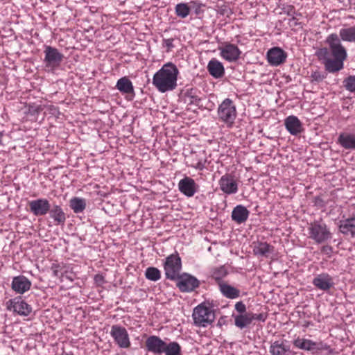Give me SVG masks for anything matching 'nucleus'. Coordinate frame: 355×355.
Segmentation results:
<instances>
[{
    "label": "nucleus",
    "mask_w": 355,
    "mask_h": 355,
    "mask_svg": "<svg viewBox=\"0 0 355 355\" xmlns=\"http://www.w3.org/2000/svg\"><path fill=\"white\" fill-rule=\"evenodd\" d=\"M339 37L343 41L355 42V26L341 28L339 32Z\"/></svg>",
    "instance_id": "obj_34"
},
{
    "label": "nucleus",
    "mask_w": 355,
    "mask_h": 355,
    "mask_svg": "<svg viewBox=\"0 0 355 355\" xmlns=\"http://www.w3.org/2000/svg\"><path fill=\"white\" fill-rule=\"evenodd\" d=\"M287 53L279 47H273L267 53L268 62L272 66H279L285 62Z\"/></svg>",
    "instance_id": "obj_17"
},
{
    "label": "nucleus",
    "mask_w": 355,
    "mask_h": 355,
    "mask_svg": "<svg viewBox=\"0 0 355 355\" xmlns=\"http://www.w3.org/2000/svg\"><path fill=\"white\" fill-rule=\"evenodd\" d=\"M216 8H216L217 13L220 15L229 16L230 15H231L232 13L230 8L225 4H223L221 6L217 5Z\"/></svg>",
    "instance_id": "obj_40"
},
{
    "label": "nucleus",
    "mask_w": 355,
    "mask_h": 355,
    "mask_svg": "<svg viewBox=\"0 0 355 355\" xmlns=\"http://www.w3.org/2000/svg\"><path fill=\"white\" fill-rule=\"evenodd\" d=\"M207 162V159H205L204 161L199 160L195 165H192V167L194 168L202 171L205 168V163Z\"/></svg>",
    "instance_id": "obj_50"
},
{
    "label": "nucleus",
    "mask_w": 355,
    "mask_h": 355,
    "mask_svg": "<svg viewBox=\"0 0 355 355\" xmlns=\"http://www.w3.org/2000/svg\"><path fill=\"white\" fill-rule=\"evenodd\" d=\"M164 269L166 279L175 280L178 277L182 269V262L181 258L177 252L166 258Z\"/></svg>",
    "instance_id": "obj_4"
},
{
    "label": "nucleus",
    "mask_w": 355,
    "mask_h": 355,
    "mask_svg": "<svg viewBox=\"0 0 355 355\" xmlns=\"http://www.w3.org/2000/svg\"><path fill=\"white\" fill-rule=\"evenodd\" d=\"M312 341L311 340H309V339H306L304 340V351H311V344H312Z\"/></svg>",
    "instance_id": "obj_54"
},
{
    "label": "nucleus",
    "mask_w": 355,
    "mask_h": 355,
    "mask_svg": "<svg viewBox=\"0 0 355 355\" xmlns=\"http://www.w3.org/2000/svg\"><path fill=\"white\" fill-rule=\"evenodd\" d=\"M325 42L329 45L333 58L346 60L347 57V51L342 45L340 39L336 33L330 34L327 37Z\"/></svg>",
    "instance_id": "obj_6"
},
{
    "label": "nucleus",
    "mask_w": 355,
    "mask_h": 355,
    "mask_svg": "<svg viewBox=\"0 0 355 355\" xmlns=\"http://www.w3.org/2000/svg\"><path fill=\"white\" fill-rule=\"evenodd\" d=\"M284 125L287 131L292 135H297L304 131L302 122L294 115L286 117Z\"/></svg>",
    "instance_id": "obj_20"
},
{
    "label": "nucleus",
    "mask_w": 355,
    "mask_h": 355,
    "mask_svg": "<svg viewBox=\"0 0 355 355\" xmlns=\"http://www.w3.org/2000/svg\"><path fill=\"white\" fill-rule=\"evenodd\" d=\"M199 186L190 177H184L178 182L179 191L187 197H192L198 191Z\"/></svg>",
    "instance_id": "obj_14"
},
{
    "label": "nucleus",
    "mask_w": 355,
    "mask_h": 355,
    "mask_svg": "<svg viewBox=\"0 0 355 355\" xmlns=\"http://www.w3.org/2000/svg\"><path fill=\"white\" fill-rule=\"evenodd\" d=\"M61 355H73V354L71 353H68V352H63Z\"/></svg>",
    "instance_id": "obj_59"
},
{
    "label": "nucleus",
    "mask_w": 355,
    "mask_h": 355,
    "mask_svg": "<svg viewBox=\"0 0 355 355\" xmlns=\"http://www.w3.org/2000/svg\"><path fill=\"white\" fill-rule=\"evenodd\" d=\"M191 6H192L193 9L194 10V12L196 15H199L201 12H202L201 8L202 6H205L204 4L201 3L198 1H193L191 2Z\"/></svg>",
    "instance_id": "obj_45"
},
{
    "label": "nucleus",
    "mask_w": 355,
    "mask_h": 355,
    "mask_svg": "<svg viewBox=\"0 0 355 355\" xmlns=\"http://www.w3.org/2000/svg\"><path fill=\"white\" fill-rule=\"evenodd\" d=\"M207 71L215 78H220L225 75V68L222 62L213 58L208 62Z\"/></svg>",
    "instance_id": "obj_25"
},
{
    "label": "nucleus",
    "mask_w": 355,
    "mask_h": 355,
    "mask_svg": "<svg viewBox=\"0 0 355 355\" xmlns=\"http://www.w3.org/2000/svg\"><path fill=\"white\" fill-rule=\"evenodd\" d=\"M269 352L271 355H293L289 342L285 339L276 340L271 343Z\"/></svg>",
    "instance_id": "obj_15"
},
{
    "label": "nucleus",
    "mask_w": 355,
    "mask_h": 355,
    "mask_svg": "<svg viewBox=\"0 0 355 355\" xmlns=\"http://www.w3.org/2000/svg\"><path fill=\"white\" fill-rule=\"evenodd\" d=\"M253 253L254 255L269 257L275 251L274 246L267 242L257 241L253 243Z\"/></svg>",
    "instance_id": "obj_23"
},
{
    "label": "nucleus",
    "mask_w": 355,
    "mask_h": 355,
    "mask_svg": "<svg viewBox=\"0 0 355 355\" xmlns=\"http://www.w3.org/2000/svg\"><path fill=\"white\" fill-rule=\"evenodd\" d=\"M219 50L221 57L229 62L236 61L241 53L236 45L227 42L224 43L223 46L219 47Z\"/></svg>",
    "instance_id": "obj_13"
},
{
    "label": "nucleus",
    "mask_w": 355,
    "mask_h": 355,
    "mask_svg": "<svg viewBox=\"0 0 355 355\" xmlns=\"http://www.w3.org/2000/svg\"><path fill=\"white\" fill-rule=\"evenodd\" d=\"M250 211L244 206L239 205L236 206L232 211V219L238 224L245 223L249 216Z\"/></svg>",
    "instance_id": "obj_26"
},
{
    "label": "nucleus",
    "mask_w": 355,
    "mask_h": 355,
    "mask_svg": "<svg viewBox=\"0 0 355 355\" xmlns=\"http://www.w3.org/2000/svg\"><path fill=\"white\" fill-rule=\"evenodd\" d=\"M349 2L352 8L355 7V0H349Z\"/></svg>",
    "instance_id": "obj_58"
},
{
    "label": "nucleus",
    "mask_w": 355,
    "mask_h": 355,
    "mask_svg": "<svg viewBox=\"0 0 355 355\" xmlns=\"http://www.w3.org/2000/svg\"><path fill=\"white\" fill-rule=\"evenodd\" d=\"M308 231L309 238L313 240L318 244L327 242L332 238V233L322 219L311 223L308 227Z\"/></svg>",
    "instance_id": "obj_2"
},
{
    "label": "nucleus",
    "mask_w": 355,
    "mask_h": 355,
    "mask_svg": "<svg viewBox=\"0 0 355 355\" xmlns=\"http://www.w3.org/2000/svg\"><path fill=\"white\" fill-rule=\"evenodd\" d=\"M322 250H329L331 251L332 248L329 245L323 246Z\"/></svg>",
    "instance_id": "obj_57"
},
{
    "label": "nucleus",
    "mask_w": 355,
    "mask_h": 355,
    "mask_svg": "<svg viewBox=\"0 0 355 355\" xmlns=\"http://www.w3.org/2000/svg\"><path fill=\"white\" fill-rule=\"evenodd\" d=\"M250 315L252 318V321L254 320H257L261 322H264L266 319L268 318V313H254L252 312H250Z\"/></svg>",
    "instance_id": "obj_43"
},
{
    "label": "nucleus",
    "mask_w": 355,
    "mask_h": 355,
    "mask_svg": "<svg viewBox=\"0 0 355 355\" xmlns=\"http://www.w3.org/2000/svg\"><path fill=\"white\" fill-rule=\"evenodd\" d=\"M233 317L235 326L241 329L248 327L252 322L250 312L244 314L233 315Z\"/></svg>",
    "instance_id": "obj_32"
},
{
    "label": "nucleus",
    "mask_w": 355,
    "mask_h": 355,
    "mask_svg": "<svg viewBox=\"0 0 355 355\" xmlns=\"http://www.w3.org/2000/svg\"><path fill=\"white\" fill-rule=\"evenodd\" d=\"M329 49H327L326 47L321 48L316 52V55L320 60H323L324 61H325L326 59L330 58H329Z\"/></svg>",
    "instance_id": "obj_42"
},
{
    "label": "nucleus",
    "mask_w": 355,
    "mask_h": 355,
    "mask_svg": "<svg viewBox=\"0 0 355 355\" xmlns=\"http://www.w3.org/2000/svg\"><path fill=\"white\" fill-rule=\"evenodd\" d=\"M313 204L318 208H323L326 206V203L324 200L319 196L314 197Z\"/></svg>",
    "instance_id": "obj_48"
},
{
    "label": "nucleus",
    "mask_w": 355,
    "mask_h": 355,
    "mask_svg": "<svg viewBox=\"0 0 355 355\" xmlns=\"http://www.w3.org/2000/svg\"><path fill=\"white\" fill-rule=\"evenodd\" d=\"M217 112L219 119L225 123H233L236 117V106L228 98L219 105Z\"/></svg>",
    "instance_id": "obj_5"
},
{
    "label": "nucleus",
    "mask_w": 355,
    "mask_h": 355,
    "mask_svg": "<svg viewBox=\"0 0 355 355\" xmlns=\"http://www.w3.org/2000/svg\"><path fill=\"white\" fill-rule=\"evenodd\" d=\"M234 309L238 313H239V314L248 313L246 311L245 304L242 301L237 302L234 305Z\"/></svg>",
    "instance_id": "obj_44"
},
{
    "label": "nucleus",
    "mask_w": 355,
    "mask_h": 355,
    "mask_svg": "<svg viewBox=\"0 0 355 355\" xmlns=\"http://www.w3.org/2000/svg\"><path fill=\"white\" fill-rule=\"evenodd\" d=\"M327 74L320 71H315L311 73V78L312 81L321 82L326 78Z\"/></svg>",
    "instance_id": "obj_41"
},
{
    "label": "nucleus",
    "mask_w": 355,
    "mask_h": 355,
    "mask_svg": "<svg viewBox=\"0 0 355 355\" xmlns=\"http://www.w3.org/2000/svg\"><path fill=\"white\" fill-rule=\"evenodd\" d=\"M345 60L344 59L334 58L333 59H326L325 61H323V64L327 71L334 73L343 69Z\"/></svg>",
    "instance_id": "obj_28"
},
{
    "label": "nucleus",
    "mask_w": 355,
    "mask_h": 355,
    "mask_svg": "<svg viewBox=\"0 0 355 355\" xmlns=\"http://www.w3.org/2000/svg\"><path fill=\"white\" fill-rule=\"evenodd\" d=\"M178 73L177 67L168 62L154 74L152 83L162 93L172 91L177 87Z\"/></svg>",
    "instance_id": "obj_1"
},
{
    "label": "nucleus",
    "mask_w": 355,
    "mask_h": 355,
    "mask_svg": "<svg viewBox=\"0 0 355 355\" xmlns=\"http://www.w3.org/2000/svg\"><path fill=\"white\" fill-rule=\"evenodd\" d=\"M110 336L115 343L120 348H129L131 345L129 334L126 329L118 324H114L111 327Z\"/></svg>",
    "instance_id": "obj_9"
},
{
    "label": "nucleus",
    "mask_w": 355,
    "mask_h": 355,
    "mask_svg": "<svg viewBox=\"0 0 355 355\" xmlns=\"http://www.w3.org/2000/svg\"><path fill=\"white\" fill-rule=\"evenodd\" d=\"M227 317L226 316H222L219 318L218 321V323H217V325L219 326V327H222L223 325H226L227 324V320H226Z\"/></svg>",
    "instance_id": "obj_55"
},
{
    "label": "nucleus",
    "mask_w": 355,
    "mask_h": 355,
    "mask_svg": "<svg viewBox=\"0 0 355 355\" xmlns=\"http://www.w3.org/2000/svg\"><path fill=\"white\" fill-rule=\"evenodd\" d=\"M6 308L23 316H28L32 311L31 305L28 304L21 296L9 300L6 302Z\"/></svg>",
    "instance_id": "obj_10"
},
{
    "label": "nucleus",
    "mask_w": 355,
    "mask_h": 355,
    "mask_svg": "<svg viewBox=\"0 0 355 355\" xmlns=\"http://www.w3.org/2000/svg\"><path fill=\"white\" fill-rule=\"evenodd\" d=\"M1 137H2V135L0 133V145L1 144Z\"/></svg>",
    "instance_id": "obj_60"
},
{
    "label": "nucleus",
    "mask_w": 355,
    "mask_h": 355,
    "mask_svg": "<svg viewBox=\"0 0 355 355\" xmlns=\"http://www.w3.org/2000/svg\"><path fill=\"white\" fill-rule=\"evenodd\" d=\"M145 277L148 280L157 282L161 278V272L155 267H148L145 271Z\"/></svg>",
    "instance_id": "obj_37"
},
{
    "label": "nucleus",
    "mask_w": 355,
    "mask_h": 355,
    "mask_svg": "<svg viewBox=\"0 0 355 355\" xmlns=\"http://www.w3.org/2000/svg\"><path fill=\"white\" fill-rule=\"evenodd\" d=\"M49 216L53 219L56 225H64L66 221V215L60 205H51L50 211L48 212Z\"/></svg>",
    "instance_id": "obj_29"
},
{
    "label": "nucleus",
    "mask_w": 355,
    "mask_h": 355,
    "mask_svg": "<svg viewBox=\"0 0 355 355\" xmlns=\"http://www.w3.org/2000/svg\"><path fill=\"white\" fill-rule=\"evenodd\" d=\"M312 284L318 289L327 291L334 286V279L328 273H321L315 277Z\"/></svg>",
    "instance_id": "obj_18"
},
{
    "label": "nucleus",
    "mask_w": 355,
    "mask_h": 355,
    "mask_svg": "<svg viewBox=\"0 0 355 355\" xmlns=\"http://www.w3.org/2000/svg\"><path fill=\"white\" fill-rule=\"evenodd\" d=\"M219 290L222 295L229 299H236L240 295V291L236 288L225 283H220Z\"/></svg>",
    "instance_id": "obj_30"
},
{
    "label": "nucleus",
    "mask_w": 355,
    "mask_h": 355,
    "mask_svg": "<svg viewBox=\"0 0 355 355\" xmlns=\"http://www.w3.org/2000/svg\"><path fill=\"white\" fill-rule=\"evenodd\" d=\"M94 282L98 286H101L105 283L104 277L101 274H97L94 276Z\"/></svg>",
    "instance_id": "obj_49"
},
{
    "label": "nucleus",
    "mask_w": 355,
    "mask_h": 355,
    "mask_svg": "<svg viewBox=\"0 0 355 355\" xmlns=\"http://www.w3.org/2000/svg\"><path fill=\"white\" fill-rule=\"evenodd\" d=\"M69 207L74 213H82L86 208V200L78 197H73L69 200Z\"/></svg>",
    "instance_id": "obj_33"
},
{
    "label": "nucleus",
    "mask_w": 355,
    "mask_h": 355,
    "mask_svg": "<svg viewBox=\"0 0 355 355\" xmlns=\"http://www.w3.org/2000/svg\"><path fill=\"white\" fill-rule=\"evenodd\" d=\"M284 12L286 13L288 16H293V15H301L300 13H297L295 12V8L293 6H287L286 7L284 8Z\"/></svg>",
    "instance_id": "obj_47"
},
{
    "label": "nucleus",
    "mask_w": 355,
    "mask_h": 355,
    "mask_svg": "<svg viewBox=\"0 0 355 355\" xmlns=\"http://www.w3.org/2000/svg\"><path fill=\"white\" fill-rule=\"evenodd\" d=\"M59 268H60V265L58 263H54L52 264L51 270L53 271V276H55V277L59 276Z\"/></svg>",
    "instance_id": "obj_52"
},
{
    "label": "nucleus",
    "mask_w": 355,
    "mask_h": 355,
    "mask_svg": "<svg viewBox=\"0 0 355 355\" xmlns=\"http://www.w3.org/2000/svg\"><path fill=\"white\" fill-rule=\"evenodd\" d=\"M173 38H169V39H164L163 40V44L164 46H166L168 49H171L172 48L174 47V45H173Z\"/></svg>",
    "instance_id": "obj_51"
},
{
    "label": "nucleus",
    "mask_w": 355,
    "mask_h": 355,
    "mask_svg": "<svg viewBox=\"0 0 355 355\" xmlns=\"http://www.w3.org/2000/svg\"><path fill=\"white\" fill-rule=\"evenodd\" d=\"M337 144L345 150H355V132H340Z\"/></svg>",
    "instance_id": "obj_22"
},
{
    "label": "nucleus",
    "mask_w": 355,
    "mask_h": 355,
    "mask_svg": "<svg viewBox=\"0 0 355 355\" xmlns=\"http://www.w3.org/2000/svg\"><path fill=\"white\" fill-rule=\"evenodd\" d=\"M164 353L166 355H182L181 347L177 342H171L166 344Z\"/></svg>",
    "instance_id": "obj_38"
},
{
    "label": "nucleus",
    "mask_w": 355,
    "mask_h": 355,
    "mask_svg": "<svg viewBox=\"0 0 355 355\" xmlns=\"http://www.w3.org/2000/svg\"><path fill=\"white\" fill-rule=\"evenodd\" d=\"M166 344V343L157 336H150L146 340L147 350L155 354H163Z\"/></svg>",
    "instance_id": "obj_16"
},
{
    "label": "nucleus",
    "mask_w": 355,
    "mask_h": 355,
    "mask_svg": "<svg viewBox=\"0 0 355 355\" xmlns=\"http://www.w3.org/2000/svg\"><path fill=\"white\" fill-rule=\"evenodd\" d=\"M343 83L346 90L350 92H355V76H349L344 79Z\"/></svg>",
    "instance_id": "obj_39"
},
{
    "label": "nucleus",
    "mask_w": 355,
    "mask_h": 355,
    "mask_svg": "<svg viewBox=\"0 0 355 355\" xmlns=\"http://www.w3.org/2000/svg\"><path fill=\"white\" fill-rule=\"evenodd\" d=\"M338 227L344 236L355 238V216L340 220Z\"/></svg>",
    "instance_id": "obj_19"
},
{
    "label": "nucleus",
    "mask_w": 355,
    "mask_h": 355,
    "mask_svg": "<svg viewBox=\"0 0 355 355\" xmlns=\"http://www.w3.org/2000/svg\"><path fill=\"white\" fill-rule=\"evenodd\" d=\"M220 190L225 194L230 195L238 191V184L231 174H225L218 182Z\"/></svg>",
    "instance_id": "obj_12"
},
{
    "label": "nucleus",
    "mask_w": 355,
    "mask_h": 355,
    "mask_svg": "<svg viewBox=\"0 0 355 355\" xmlns=\"http://www.w3.org/2000/svg\"><path fill=\"white\" fill-rule=\"evenodd\" d=\"M192 318L196 326L207 327L214 321L215 312L211 307L202 303L194 308Z\"/></svg>",
    "instance_id": "obj_3"
},
{
    "label": "nucleus",
    "mask_w": 355,
    "mask_h": 355,
    "mask_svg": "<svg viewBox=\"0 0 355 355\" xmlns=\"http://www.w3.org/2000/svg\"><path fill=\"white\" fill-rule=\"evenodd\" d=\"M297 15H293L289 19V24L290 26H297L301 25V23L297 21V19L296 17Z\"/></svg>",
    "instance_id": "obj_53"
},
{
    "label": "nucleus",
    "mask_w": 355,
    "mask_h": 355,
    "mask_svg": "<svg viewBox=\"0 0 355 355\" xmlns=\"http://www.w3.org/2000/svg\"><path fill=\"white\" fill-rule=\"evenodd\" d=\"M62 277H65L66 279H69L70 282H73L74 280V277L72 272L68 274V272L66 271L64 274L62 275Z\"/></svg>",
    "instance_id": "obj_56"
},
{
    "label": "nucleus",
    "mask_w": 355,
    "mask_h": 355,
    "mask_svg": "<svg viewBox=\"0 0 355 355\" xmlns=\"http://www.w3.org/2000/svg\"><path fill=\"white\" fill-rule=\"evenodd\" d=\"M12 289L17 293L23 294L31 288V282L24 275L13 277Z\"/></svg>",
    "instance_id": "obj_21"
},
{
    "label": "nucleus",
    "mask_w": 355,
    "mask_h": 355,
    "mask_svg": "<svg viewBox=\"0 0 355 355\" xmlns=\"http://www.w3.org/2000/svg\"><path fill=\"white\" fill-rule=\"evenodd\" d=\"M313 354L329 355L333 353V349L327 343L322 341H312L311 350Z\"/></svg>",
    "instance_id": "obj_31"
},
{
    "label": "nucleus",
    "mask_w": 355,
    "mask_h": 355,
    "mask_svg": "<svg viewBox=\"0 0 355 355\" xmlns=\"http://www.w3.org/2000/svg\"><path fill=\"white\" fill-rule=\"evenodd\" d=\"M116 88L122 94L131 96V99L135 96L134 87L131 80L126 76L119 78Z\"/></svg>",
    "instance_id": "obj_24"
},
{
    "label": "nucleus",
    "mask_w": 355,
    "mask_h": 355,
    "mask_svg": "<svg viewBox=\"0 0 355 355\" xmlns=\"http://www.w3.org/2000/svg\"><path fill=\"white\" fill-rule=\"evenodd\" d=\"M175 280L176 281V286L182 292L193 291L200 286V281L196 277L186 272L180 274Z\"/></svg>",
    "instance_id": "obj_7"
},
{
    "label": "nucleus",
    "mask_w": 355,
    "mask_h": 355,
    "mask_svg": "<svg viewBox=\"0 0 355 355\" xmlns=\"http://www.w3.org/2000/svg\"><path fill=\"white\" fill-rule=\"evenodd\" d=\"M190 7L186 3H180L175 6V15L182 18H186L190 13Z\"/></svg>",
    "instance_id": "obj_36"
},
{
    "label": "nucleus",
    "mask_w": 355,
    "mask_h": 355,
    "mask_svg": "<svg viewBox=\"0 0 355 355\" xmlns=\"http://www.w3.org/2000/svg\"><path fill=\"white\" fill-rule=\"evenodd\" d=\"M228 274L227 268L224 266L215 268L211 271V277L216 281L219 286L220 283L224 282L223 279Z\"/></svg>",
    "instance_id": "obj_35"
},
{
    "label": "nucleus",
    "mask_w": 355,
    "mask_h": 355,
    "mask_svg": "<svg viewBox=\"0 0 355 355\" xmlns=\"http://www.w3.org/2000/svg\"><path fill=\"white\" fill-rule=\"evenodd\" d=\"M304 340L305 338L297 337L293 340V344L296 348L303 350L304 347Z\"/></svg>",
    "instance_id": "obj_46"
},
{
    "label": "nucleus",
    "mask_w": 355,
    "mask_h": 355,
    "mask_svg": "<svg viewBox=\"0 0 355 355\" xmlns=\"http://www.w3.org/2000/svg\"><path fill=\"white\" fill-rule=\"evenodd\" d=\"M200 92L196 88L187 89L184 93V101L190 105L199 106L201 101Z\"/></svg>",
    "instance_id": "obj_27"
},
{
    "label": "nucleus",
    "mask_w": 355,
    "mask_h": 355,
    "mask_svg": "<svg viewBox=\"0 0 355 355\" xmlns=\"http://www.w3.org/2000/svg\"><path fill=\"white\" fill-rule=\"evenodd\" d=\"M44 53L45 67L52 69L58 67L64 58V55L58 49L51 46H45Z\"/></svg>",
    "instance_id": "obj_8"
},
{
    "label": "nucleus",
    "mask_w": 355,
    "mask_h": 355,
    "mask_svg": "<svg viewBox=\"0 0 355 355\" xmlns=\"http://www.w3.org/2000/svg\"><path fill=\"white\" fill-rule=\"evenodd\" d=\"M28 204L30 211L35 216L46 215L51 208V204L46 198L31 200Z\"/></svg>",
    "instance_id": "obj_11"
}]
</instances>
